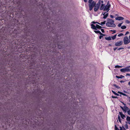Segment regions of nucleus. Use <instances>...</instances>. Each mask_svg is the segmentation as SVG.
<instances>
[{
    "label": "nucleus",
    "mask_w": 130,
    "mask_h": 130,
    "mask_svg": "<svg viewBox=\"0 0 130 130\" xmlns=\"http://www.w3.org/2000/svg\"><path fill=\"white\" fill-rule=\"evenodd\" d=\"M50 21L49 23L47 24V22L46 23V24H48L47 26V28H48V30L50 32H52L54 34H56V38L53 40V42H51L50 43L49 47L54 48H58L59 49H61L62 48H65V42H62L61 40V37L57 36V34L54 32V30L52 27L50 25Z\"/></svg>",
    "instance_id": "nucleus-1"
},
{
    "label": "nucleus",
    "mask_w": 130,
    "mask_h": 130,
    "mask_svg": "<svg viewBox=\"0 0 130 130\" xmlns=\"http://www.w3.org/2000/svg\"><path fill=\"white\" fill-rule=\"evenodd\" d=\"M110 7L111 5L109 4V2L108 1L106 5H105V7L104 9V11H107L106 12H107L110 10Z\"/></svg>",
    "instance_id": "nucleus-2"
},
{
    "label": "nucleus",
    "mask_w": 130,
    "mask_h": 130,
    "mask_svg": "<svg viewBox=\"0 0 130 130\" xmlns=\"http://www.w3.org/2000/svg\"><path fill=\"white\" fill-rule=\"evenodd\" d=\"M124 43L125 44H127L130 42H129V40L127 36H125L124 37L123 39Z\"/></svg>",
    "instance_id": "nucleus-3"
},
{
    "label": "nucleus",
    "mask_w": 130,
    "mask_h": 130,
    "mask_svg": "<svg viewBox=\"0 0 130 130\" xmlns=\"http://www.w3.org/2000/svg\"><path fill=\"white\" fill-rule=\"evenodd\" d=\"M114 21L112 19H111V21H110V22H109V24L110 26H111V27H116V25L114 23Z\"/></svg>",
    "instance_id": "nucleus-4"
},
{
    "label": "nucleus",
    "mask_w": 130,
    "mask_h": 130,
    "mask_svg": "<svg viewBox=\"0 0 130 130\" xmlns=\"http://www.w3.org/2000/svg\"><path fill=\"white\" fill-rule=\"evenodd\" d=\"M120 71L122 72H130V69L129 68H124L121 69Z\"/></svg>",
    "instance_id": "nucleus-5"
},
{
    "label": "nucleus",
    "mask_w": 130,
    "mask_h": 130,
    "mask_svg": "<svg viewBox=\"0 0 130 130\" xmlns=\"http://www.w3.org/2000/svg\"><path fill=\"white\" fill-rule=\"evenodd\" d=\"M88 5L89 7V10L90 11H91L92 10L93 7L95 6V5H94L92 4L91 3H89Z\"/></svg>",
    "instance_id": "nucleus-6"
},
{
    "label": "nucleus",
    "mask_w": 130,
    "mask_h": 130,
    "mask_svg": "<svg viewBox=\"0 0 130 130\" xmlns=\"http://www.w3.org/2000/svg\"><path fill=\"white\" fill-rule=\"evenodd\" d=\"M123 41H120L117 42L115 43V45L116 46H119L123 44Z\"/></svg>",
    "instance_id": "nucleus-7"
},
{
    "label": "nucleus",
    "mask_w": 130,
    "mask_h": 130,
    "mask_svg": "<svg viewBox=\"0 0 130 130\" xmlns=\"http://www.w3.org/2000/svg\"><path fill=\"white\" fill-rule=\"evenodd\" d=\"M105 7V4H102L101 7L100 8V10H103L104 11V9Z\"/></svg>",
    "instance_id": "nucleus-8"
},
{
    "label": "nucleus",
    "mask_w": 130,
    "mask_h": 130,
    "mask_svg": "<svg viewBox=\"0 0 130 130\" xmlns=\"http://www.w3.org/2000/svg\"><path fill=\"white\" fill-rule=\"evenodd\" d=\"M115 19L116 20H117L119 21L122 20L124 19V18L123 17L120 16L116 18Z\"/></svg>",
    "instance_id": "nucleus-9"
},
{
    "label": "nucleus",
    "mask_w": 130,
    "mask_h": 130,
    "mask_svg": "<svg viewBox=\"0 0 130 130\" xmlns=\"http://www.w3.org/2000/svg\"><path fill=\"white\" fill-rule=\"evenodd\" d=\"M119 114L120 115L121 118L123 119H124V118L126 117L123 114V113L122 112H119Z\"/></svg>",
    "instance_id": "nucleus-10"
},
{
    "label": "nucleus",
    "mask_w": 130,
    "mask_h": 130,
    "mask_svg": "<svg viewBox=\"0 0 130 130\" xmlns=\"http://www.w3.org/2000/svg\"><path fill=\"white\" fill-rule=\"evenodd\" d=\"M123 107L124 108V110H123V111L125 112H126L127 110L129 109V108L126 106H124Z\"/></svg>",
    "instance_id": "nucleus-11"
},
{
    "label": "nucleus",
    "mask_w": 130,
    "mask_h": 130,
    "mask_svg": "<svg viewBox=\"0 0 130 130\" xmlns=\"http://www.w3.org/2000/svg\"><path fill=\"white\" fill-rule=\"evenodd\" d=\"M91 28L92 29H94V30H97V28H96V26H95V25L93 24H91Z\"/></svg>",
    "instance_id": "nucleus-12"
},
{
    "label": "nucleus",
    "mask_w": 130,
    "mask_h": 130,
    "mask_svg": "<svg viewBox=\"0 0 130 130\" xmlns=\"http://www.w3.org/2000/svg\"><path fill=\"white\" fill-rule=\"evenodd\" d=\"M99 8H100L99 7L95 5L94 9V11L95 12L97 11Z\"/></svg>",
    "instance_id": "nucleus-13"
},
{
    "label": "nucleus",
    "mask_w": 130,
    "mask_h": 130,
    "mask_svg": "<svg viewBox=\"0 0 130 130\" xmlns=\"http://www.w3.org/2000/svg\"><path fill=\"white\" fill-rule=\"evenodd\" d=\"M96 28H98V29H101L102 28H106L103 27H101V26L99 25H98V24H96Z\"/></svg>",
    "instance_id": "nucleus-14"
},
{
    "label": "nucleus",
    "mask_w": 130,
    "mask_h": 130,
    "mask_svg": "<svg viewBox=\"0 0 130 130\" xmlns=\"http://www.w3.org/2000/svg\"><path fill=\"white\" fill-rule=\"evenodd\" d=\"M54 66H56L57 65H59V62L57 61H55L54 63Z\"/></svg>",
    "instance_id": "nucleus-15"
},
{
    "label": "nucleus",
    "mask_w": 130,
    "mask_h": 130,
    "mask_svg": "<svg viewBox=\"0 0 130 130\" xmlns=\"http://www.w3.org/2000/svg\"><path fill=\"white\" fill-rule=\"evenodd\" d=\"M116 77L118 78H122V77H124L122 75H120V76H116Z\"/></svg>",
    "instance_id": "nucleus-16"
},
{
    "label": "nucleus",
    "mask_w": 130,
    "mask_h": 130,
    "mask_svg": "<svg viewBox=\"0 0 130 130\" xmlns=\"http://www.w3.org/2000/svg\"><path fill=\"white\" fill-rule=\"evenodd\" d=\"M105 39L106 40H111V37H105Z\"/></svg>",
    "instance_id": "nucleus-17"
},
{
    "label": "nucleus",
    "mask_w": 130,
    "mask_h": 130,
    "mask_svg": "<svg viewBox=\"0 0 130 130\" xmlns=\"http://www.w3.org/2000/svg\"><path fill=\"white\" fill-rule=\"evenodd\" d=\"M101 0H99V1L96 4V6H99V7L100 5V1Z\"/></svg>",
    "instance_id": "nucleus-18"
},
{
    "label": "nucleus",
    "mask_w": 130,
    "mask_h": 130,
    "mask_svg": "<svg viewBox=\"0 0 130 130\" xmlns=\"http://www.w3.org/2000/svg\"><path fill=\"white\" fill-rule=\"evenodd\" d=\"M45 14L44 13V12H43V15L44 16H45L46 17H45V18H46L47 19H49L48 16V15H47V16L46 15H45Z\"/></svg>",
    "instance_id": "nucleus-19"
},
{
    "label": "nucleus",
    "mask_w": 130,
    "mask_h": 130,
    "mask_svg": "<svg viewBox=\"0 0 130 130\" xmlns=\"http://www.w3.org/2000/svg\"><path fill=\"white\" fill-rule=\"evenodd\" d=\"M112 86H113L114 87H115L116 88H117L118 89H119L120 88V87H119L118 86H117L116 84H114Z\"/></svg>",
    "instance_id": "nucleus-20"
},
{
    "label": "nucleus",
    "mask_w": 130,
    "mask_h": 130,
    "mask_svg": "<svg viewBox=\"0 0 130 130\" xmlns=\"http://www.w3.org/2000/svg\"><path fill=\"white\" fill-rule=\"evenodd\" d=\"M112 92L115 95H116L117 96H119V95L118 93H116L115 91H114L113 90L112 91Z\"/></svg>",
    "instance_id": "nucleus-21"
},
{
    "label": "nucleus",
    "mask_w": 130,
    "mask_h": 130,
    "mask_svg": "<svg viewBox=\"0 0 130 130\" xmlns=\"http://www.w3.org/2000/svg\"><path fill=\"white\" fill-rule=\"evenodd\" d=\"M106 22V21H104L103 22H101V23H100V24H99L101 25H104L105 24Z\"/></svg>",
    "instance_id": "nucleus-22"
},
{
    "label": "nucleus",
    "mask_w": 130,
    "mask_h": 130,
    "mask_svg": "<svg viewBox=\"0 0 130 130\" xmlns=\"http://www.w3.org/2000/svg\"><path fill=\"white\" fill-rule=\"evenodd\" d=\"M117 35L116 34V35H114L113 36L111 37V38L113 40H114L116 38V37Z\"/></svg>",
    "instance_id": "nucleus-23"
},
{
    "label": "nucleus",
    "mask_w": 130,
    "mask_h": 130,
    "mask_svg": "<svg viewBox=\"0 0 130 130\" xmlns=\"http://www.w3.org/2000/svg\"><path fill=\"white\" fill-rule=\"evenodd\" d=\"M108 13H107L104 16L103 18L104 19H106L107 17L108 16Z\"/></svg>",
    "instance_id": "nucleus-24"
},
{
    "label": "nucleus",
    "mask_w": 130,
    "mask_h": 130,
    "mask_svg": "<svg viewBox=\"0 0 130 130\" xmlns=\"http://www.w3.org/2000/svg\"><path fill=\"white\" fill-rule=\"evenodd\" d=\"M106 26L108 27H111V26H110V25L109 24V22H107L106 23Z\"/></svg>",
    "instance_id": "nucleus-25"
},
{
    "label": "nucleus",
    "mask_w": 130,
    "mask_h": 130,
    "mask_svg": "<svg viewBox=\"0 0 130 130\" xmlns=\"http://www.w3.org/2000/svg\"><path fill=\"white\" fill-rule=\"evenodd\" d=\"M94 32L96 34H100L101 31L99 30H94Z\"/></svg>",
    "instance_id": "nucleus-26"
},
{
    "label": "nucleus",
    "mask_w": 130,
    "mask_h": 130,
    "mask_svg": "<svg viewBox=\"0 0 130 130\" xmlns=\"http://www.w3.org/2000/svg\"><path fill=\"white\" fill-rule=\"evenodd\" d=\"M126 28V26L125 25L121 27V28L122 29H125Z\"/></svg>",
    "instance_id": "nucleus-27"
},
{
    "label": "nucleus",
    "mask_w": 130,
    "mask_h": 130,
    "mask_svg": "<svg viewBox=\"0 0 130 130\" xmlns=\"http://www.w3.org/2000/svg\"><path fill=\"white\" fill-rule=\"evenodd\" d=\"M118 118L119 120V122L120 123H121V119L120 117L119 116V115H118Z\"/></svg>",
    "instance_id": "nucleus-28"
},
{
    "label": "nucleus",
    "mask_w": 130,
    "mask_h": 130,
    "mask_svg": "<svg viewBox=\"0 0 130 130\" xmlns=\"http://www.w3.org/2000/svg\"><path fill=\"white\" fill-rule=\"evenodd\" d=\"M126 120L128 122L130 121V117L127 116V117Z\"/></svg>",
    "instance_id": "nucleus-29"
},
{
    "label": "nucleus",
    "mask_w": 130,
    "mask_h": 130,
    "mask_svg": "<svg viewBox=\"0 0 130 130\" xmlns=\"http://www.w3.org/2000/svg\"><path fill=\"white\" fill-rule=\"evenodd\" d=\"M92 23L93 24H95L96 23L98 24H100V23L99 22H95L94 21H93L92 22Z\"/></svg>",
    "instance_id": "nucleus-30"
},
{
    "label": "nucleus",
    "mask_w": 130,
    "mask_h": 130,
    "mask_svg": "<svg viewBox=\"0 0 130 130\" xmlns=\"http://www.w3.org/2000/svg\"><path fill=\"white\" fill-rule=\"evenodd\" d=\"M115 130H119V129L118 128L116 125H115Z\"/></svg>",
    "instance_id": "nucleus-31"
},
{
    "label": "nucleus",
    "mask_w": 130,
    "mask_h": 130,
    "mask_svg": "<svg viewBox=\"0 0 130 130\" xmlns=\"http://www.w3.org/2000/svg\"><path fill=\"white\" fill-rule=\"evenodd\" d=\"M125 23H127V24H129L130 23V22L128 20H126L125 21Z\"/></svg>",
    "instance_id": "nucleus-32"
},
{
    "label": "nucleus",
    "mask_w": 130,
    "mask_h": 130,
    "mask_svg": "<svg viewBox=\"0 0 130 130\" xmlns=\"http://www.w3.org/2000/svg\"><path fill=\"white\" fill-rule=\"evenodd\" d=\"M110 31H111L113 32V33H112V34H113L116 32V31L115 30H110Z\"/></svg>",
    "instance_id": "nucleus-33"
},
{
    "label": "nucleus",
    "mask_w": 130,
    "mask_h": 130,
    "mask_svg": "<svg viewBox=\"0 0 130 130\" xmlns=\"http://www.w3.org/2000/svg\"><path fill=\"white\" fill-rule=\"evenodd\" d=\"M91 3L94 5L95 6L96 4V2L94 1H93Z\"/></svg>",
    "instance_id": "nucleus-34"
},
{
    "label": "nucleus",
    "mask_w": 130,
    "mask_h": 130,
    "mask_svg": "<svg viewBox=\"0 0 130 130\" xmlns=\"http://www.w3.org/2000/svg\"><path fill=\"white\" fill-rule=\"evenodd\" d=\"M122 67L121 66H119V65H116L115 66V68H120L121 67Z\"/></svg>",
    "instance_id": "nucleus-35"
},
{
    "label": "nucleus",
    "mask_w": 130,
    "mask_h": 130,
    "mask_svg": "<svg viewBox=\"0 0 130 130\" xmlns=\"http://www.w3.org/2000/svg\"><path fill=\"white\" fill-rule=\"evenodd\" d=\"M123 34L122 33H120V34L118 35V36L119 37L121 36H123Z\"/></svg>",
    "instance_id": "nucleus-36"
},
{
    "label": "nucleus",
    "mask_w": 130,
    "mask_h": 130,
    "mask_svg": "<svg viewBox=\"0 0 130 130\" xmlns=\"http://www.w3.org/2000/svg\"><path fill=\"white\" fill-rule=\"evenodd\" d=\"M123 23H120L118 25V26L120 27H121V26L122 24Z\"/></svg>",
    "instance_id": "nucleus-37"
},
{
    "label": "nucleus",
    "mask_w": 130,
    "mask_h": 130,
    "mask_svg": "<svg viewBox=\"0 0 130 130\" xmlns=\"http://www.w3.org/2000/svg\"><path fill=\"white\" fill-rule=\"evenodd\" d=\"M124 126L126 128V129H128V126L126 124L124 125Z\"/></svg>",
    "instance_id": "nucleus-38"
},
{
    "label": "nucleus",
    "mask_w": 130,
    "mask_h": 130,
    "mask_svg": "<svg viewBox=\"0 0 130 130\" xmlns=\"http://www.w3.org/2000/svg\"><path fill=\"white\" fill-rule=\"evenodd\" d=\"M111 98H118V97L117 96H112Z\"/></svg>",
    "instance_id": "nucleus-39"
},
{
    "label": "nucleus",
    "mask_w": 130,
    "mask_h": 130,
    "mask_svg": "<svg viewBox=\"0 0 130 130\" xmlns=\"http://www.w3.org/2000/svg\"><path fill=\"white\" fill-rule=\"evenodd\" d=\"M111 19H109V18L107 19V22H109V21H111Z\"/></svg>",
    "instance_id": "nucleus-40"
},
{
    "label": "nucleus",
    "mask_w": 130,
    "mask_h": 130,
    "mask_svg": "<svg viewBox=\"0 0 130 130\" xmlns=\"http://www.w3.org/2000/svg\"><path fill=\"white\" fill-rule=\"evenodd\" d=\"M93 0H89L88 1V3H91L92 2V1Z\"/></svg>",
    "instance_id": "nucleus-41"
},
{
    "label": "nucleus",
    "mask_w": 130,
    "mask_h": 130,
    "mask_svg": "<svg viewBox=\"0 0 130 130\" xmlns=\"http://www.w3.org/2000/svg\"><path fill=\"white\" fill-rule=\"evenodd\" d=\"M121 95H123L125 96H127V95L126 94H125L124 93L122 92V93L121 94Z\"/></svg>",
    "instance_id": "nucleus-42"
},
{
    "label": "nucleus",
    "mask_w": 130,
    "mask_h": 130,
    "mask_svg": "<svg viewBox=\"0 0 130 130\" xmlns=\"http://www.w3.org/2000/svg\"><path fill=\"white\" fill-rule=\"evenodd\" d=\"M101 31L102 32H103V33H104V32L105 31H104V29H101Z\"/></svg>",
    "instance_id": "nucleus-43"
},
{
    "label": "nucleus",
    "mask_w": 130,
    "mask_h": 130,
    "mask_svg": "<svg viewBox=\"0 0 130 130\" xmlns=\"http://www.w3.org/2000/svg\"><path fill=\"white\" fill-rule=\"evenodd\" d=\"M128 114L129 115H130V110H128L127 111Z\"/></svg>",
    "instance_id": "nucleus-44"
},
{
    "label": "nucleus",
    "mask_w": 130,
    "mask_h": 130,
    "mask_svg": "<svg viewBox=\"0 0 130 130\" xmlns=\"http://www.w3.org/2000/svg\"><path fill=\"white\" fill-rule=\"evenodd\" d=\"M124 48L123 47L120 48L118 49V50H120L121 49H123Z\"/></svg>",
    "instance_id": "nucleus-45"
},
{
    "label": "nucleus",
    "mask_w": 130,
    "mask_h": 130,
    "mask_svg": "<svg viewBox=\"0 0 130 130\" xmlns=\"http://www.w3.org/2000/svg\"><path fill=\"white\" fill-rule=\"evenodd\" d=\"M126 124L128 123L130 125V121H128V122H127L126 121Z\"/></svg>",
    "instance_id": "nucleus-46"
},
{
    "label": "nucleus",
    "mask_w": 130,
    "mask_h": 130,
    "mask_svg": "<svg viewBox=\"0 0 130 130\" xmlns=\"http://www.w3.org/2000/svg\"><path fill=\"white\" fill-rule=\"evenodd\" d=\"M120 107L121 108V109L123 110H124V108L122 106H120Z\"/></svg>",
    "instance_id": "nucleus-47"
},
{
    "label": "nucleus",
    "mask_w": 130,
    "mask_h": 130,
    "mask_svg": "<svg viewBox=\"0 0 130 130\" xmlns=\"http://www.w3.org/2000/svg\"><path fill=\"white\" fill-rule=\"evenodd\" d=\"M121 83H124L125 82V81H124L123 80H122L121 81H120V82Z\"/></svg>",
    "instance_id": "nucleus-48"
},
{
    "label": "nucleus",
    "mask_w": 130,
    "mask_h": 130,
    "mask_svg": "<svg viewBox=\"0 0 130 130\" xmlns=\"http://www.w3.org/2000/svg\"><path fill=\"white\" fill-rule=\"evenodd\" d=\"M100 34L101 35L100 36H102V37H103V34H102L101 32H100Z\"/></svg>",
    "instance_id": "nucleus-49"
},
{
    "label": "nucleus",
    "mask_w": 130,
    "mask_h": 130,
    "mask_svg": "<svg viewBox=\"0 0 130 130\" xmlns=\"http://www.w3.org/2000/svg\"><path fill=\"white\" fill-rule=\"evenodd\" d=\"M103 37L102 36H100L99 37V38L100 39H101Z\"/></svg>",
    "instance_id": "nucleus-50"
},
{
    "label": "nucleus",
    "mask_w": 130,
    "mask_h": 130,
    "mask_svg": "<svg viewBox=\"0 0 130 130\" xmlns=\"http://www.w3.org/2000/svg\"><path fill=\"white\" fill-rule=\"evenodd\" d=\"M110 17L112 18H113L114 17L113 16V15H110Z\"/></svg>",
    "instance_id": "nucleus-51"
},
{
    "label": "nucleus",
    "mask_w": 130,
    "mask_h": 130,
    "mask_svg": "<svg viewBox=\"0 0 130 130\" xmlns=\"http://www.w3.org/2000/svg\"><path fill=\"white\" fill-rule=\"evenodd\" d=\"M118 93H119V94H122V92H120V91H118Z\"/></svg>",
    "instance_id": "nucleus-52"
},
{
    "label": "nucleus",
    "mask_w": 130,
    "mask_h": 130,
    "mask_svg": "<svg viewBox=\"0 0 130 130\" xmlns=\"http://www.w3.org/2000/svg\"><path fill=\"white\" fill-rule=\"evenodd\" d=\"M117 47H115V48H113V50L115 51L116 49L117 48Z\"/></svg>",
    "instance_id": "nucleus-53"
},
{
    "label": "nucleus",
    "mask_w": 130,
    "mask_h": 130,
    "mask_svg": "<svg viewBox=\"0 0 130 130\" xmlns=\"http://www.w3.org/2000/svg\"><path fill=\"white\" fill-rule=\"evenodd\" d=\"M129 33V32H128V31H127L126 32V34H125V35H126L128 34Z\"/></svg>",
    "instance_id": "nucleus-54"
},
{
    "label": "nucleus",
    "mask_w": 130,
    "mask_h": 130,
    "mask_svg": "<svg viewBox=\"0 0 130 130\" xmlns=\"http://www.w3.org/2000/svg\"><path fill=\"white\" fill-rule=\"evenodd\" d=\"M121 102L122 103L123 105H125L124 106H125L126 105L124 104V103L122 102Z\"/></svg>",
    "instance_id": "nucleus-55"
},
{
    "label": "nucleus",
    "mask_w": 130,
    "mask_h": 130,
    "mask_svg": "<svg viewBox=\"0 0 130 130\" xmlns=\"http://www.w3.org/2000/svg\"><path fill=\"white\" fill-rule=\"evenodd\" d=\"M122 127L123 128V129L124 130H126V129L123 126Z\"/></svg>",
    "instance_id": "nucleus-56"
},
{
    "label": "nucleus",
    "mask_w": 130,
    "mask_h": 130,
    "mask_svg": "<svg viewBox=\"0 0 130 130\" xmlns=\"http://www.w3.org/2000/svg\"><path fill=\"white\" fill-rule=\"evenodd\" d=\"M106 12H105L104 13H102V14H103V15H104V16L105 15V13H106Z\"/></svg>",
    "instance_id": "nucleus-57"
},
{
    "label": "nucleus",
    "mask_w": 130,
    "mask_h": 130,
    "mask_svg": "<svg viewBox=\"0 0 130 130\" xmlns=\"http://www.w3.org/2000/svg\"><path fill=\"white\" fill-rule=\"evenodd\" d=\"M126 76H130V74H128V73H127V74H126Z\"/></svg>",
    "instance_id": "nucleus-58"
},
{
    "label": "nucleus",
    "mask_w": 130,
    "mask_h": 130,
    "mask_svg": "<svg viewBox=\"0 0 130 130\" xmlns=\"http://www.w3.org/2000/svg\"><path fill=\"white\" fill-rule=\"evenodd\" d=\"M84 1L85 3L87 2V0H84Z\"/></svg>",
    "instance_id": "nucleus-59"
},
{
    "label": "nucleus",
    "mask_w": 130,
    "mask_h": 130,
    "mask_svg": "<svg viewBox=\"0 0 130 130\" xmlns=\"http://www.w3.org/2000/svg\"><path fill=\"white\" fill-rule=\"evenodd\" d=\"M129 42H130V36L129 37Z\"/></svg>",
    "instance_id": "nucleus-60"
},
{
    "label": "nucleus",
    "mask_w": 130,
    "mask_h": 130,
    "mask_svg": "<svg viewBox=\"0 0 130 130\" xmlns=\"http://www.w3.org/2000/svg\"><path fill=\"white\" fill-rule=\"evenodd\" d=\"M108 45V46H111V45L110 44H109Z\"/></svg>",
    "instance_id": "nucleus-61"
},
{
    "label": "nucleus",
    "mask_w": 130,
    "mask_h": 130,
    "mask_svg": "<svg viewBox=\"0 0 130 130\" xmlns=\"http://www.w3.org/2000/svg\"><path fill=\"white\" fill-rule=\"evenodd\" d=\"M128 85H130V81L128 82Z\"/></svg>",
    "instance_id": "nucleus-62"
},
{
    "label": "nucleus",
    "mask_w": 130,
    "mask_h": 130,
    "mask_svg": "<svg viewBox=\"0 0 130 130\" xmlns=\"http://www.w3.org/2000/svg\"><path fill=\"white\" fill-rule=\"evenodd\" d=\"M101 2L102 3H103V1H101Z\"/></svg>",
    "instance_id": "nucleus-63"
},
{
    "label": "nucleus",
    "mask_w": 130,
    "mask_h": 130,
    "mask_svg": "<svg viewBox=\"0 0 130 130\" xmlns=\"http://www.w3.org/2000/svg\"><path fill=\"white\" fill-rule=\"evenodd\" d=\"M130 66H128V67H126V68H130Z\"/></svg>",
    "instance_id": "nucleus-64"
}]
</instances>
